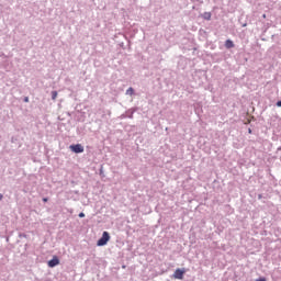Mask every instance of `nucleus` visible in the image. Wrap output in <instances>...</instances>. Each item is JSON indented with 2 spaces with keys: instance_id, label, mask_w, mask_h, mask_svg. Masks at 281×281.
Listing matches in <instances>:
<instances>
[{
  "instance_id": "nucleus-11",
  "label": "nucleus",
  "mask_w": 281,
  "mask_h": 281,
  "mask_svg": "<svg viewBox=\"0 0 281 281\" xmlns=\"http://www.w3.org/2000/svg\"><path fill=\"white\" fill-rule=\"evenodd\" d=\"M48 199L47 198H43V202L47 203Z\"/></svg>"
},
{
  "instance_id": "nucleus-15",
  "label": "nucleus",
  "mask_w": 281,
  "mask_h": 281,
  "mask_svg": "<svg viewBox=\"0 0 281 281\" xmlns=\"http://www.w3.org/2000/svg\"><path fill=\"white\" fill-rule=\"evenodd\" d=\"M248 133H251V130H250V128L248 130Z\"/></svg>"
},
{
  "instance_id": "nucleus-7",
  "label": "nucleus",
  "mask_w": 281,
  "mask_h": 281,
  "mask_svg": "<svg viewBox=\"0 0 281 281\" xmlns=\"http://www.w3.org/2000/svg\"><path fill=\"white\" fill-rule=\"evenodd\" d=\"M133 93H135V90H133V88H128V89L126 90V94H127V95H133Z\"/></svg>"
},
{
  "instance_id": "nucleus-3",
  "label": "nucleus",
  "mask_w": 281,
  "mask_h": 281,
  "mask_svg": "<svg viewBox=\"0 0 281 281\" xmlns=\"http://www.w3.org/2000/svg\"><path fill=\"white\" fill-rule=\"evenodd\" d=\"M70 150L76 154L85 153V147L80 144L70 145Z\"/></svg>"
},
{
  "instance_id": "nucleus-6",
  "label": "nucleus",
  "mask_w": 281,
  "mask_h": 281,
  "mask_svg": "<svg viewBox=\"0 0 281 281\" xmlns=\"http://www.w3.org/2000/svg\"><path fill=\"white\" fill-rule=\"evenodd\" d=\"M202 16H203V19H205V21H211L212 13L211 12H204Z\"/></svg>"
},
{
  "instance_id": "nucleus-12",
  "label": "nucleus",
  "mask_w": 281,
  "mask_h": 281,
  "mask_svg": "<svg viewBox=\"0 0 281 281\" xmlns=\"http://www.w3.org/2000/svg\"><path fill=\"white\" fill-rule=\"evenodd\" d=\"M277 106H281V101H278V102H277Z\"/></svg>"
},
{
  "instance_id": "nucleus-2",
  "label": "nucleus",
  "mask_w": 281,
  "mask_h": 281,
  "mask_svg": "<svg viewBox=\"0 0 281 281\" xmlns=\"http://www.w3.org/2000/svg\"><path fill=\"white\" fill-rule=\"evenodd\" d=\"M183 276H186V269H176L173 272L175 280H183Z\"/></svg>"
},
{
  "instance_id": "nucleus-1",
  "label": "nucleus",
  "mask_w": 281,
  "mask_h": 281,
  "mask_svg": "<svg viewBox=\"0 0 281 281\" xmlns=\"http://www.w3.org/2000/svg\"><path fill=\"white\" fill-rule=\"evenodd\" d=\"M109 240H111V235H109V232H103L102 237L98 240L97 245L98 247H104Z\"/></svg>"
},
{
  "instance_id": "nucleus-8",
  "label": "nucleus",
  "mask_w": 281,
  "mask_h": 281,
  "mask_svg": "<svg viewBox=\"0 0 281 281\" xmlns=\"http://www.w3.org/2000/svg\"><path fill=\"white\" fill-rule=\"evenodd\" d=\"M58 98V92L57 91H53L52 92V100H56Z\"/></svg>"
},
{
  "instance_id": "nucleus-4",
  "label": "nucleus",
  "mask_w": 281,
  "mask_h": 281,
  "mask_svg": "<svg viewBox=\"0 0 281 281\" xmlns=\"http://www.w3.org/2000/svg\"><path fill=\"white\" fill-rule=\"evenodd\" d=\"M58 265H60V259H58V257L56 256H54L53 259L48 261V267H50V269H54V267H58Z\"/></svg>"
},
{
  "instance_id": "nucleus-13",
  "label": "nucleus",
  "mask_w": 281,
  "mask_h": 281,
  "mask_svg": "<svg viewBox=\"0 0 281 281\" xmlns=\"http://www.w3.org/2000/svg\"><path fill=\"white\" fill-rule=\"evenodd\" d=\"M2 200H3V194L0 193V201H2Z\"/></svg>"
},
{
  "instance_id": "nucleus-14",
  "label": "nucleus",
  "mask_w": 281,
  "mask_h": 281,
  "mask_svg": "<svg viewBox=\"0 0 281 281\" xmlns=\"http://www.w3.org/2000/svg\"><path fill=\"white\" fill-rule=\"evenodd\" d=\"M262 19H267V14H263V15H262Z\"/></svg>"
},
{
  "instance_id": "nucleus-9",
  "label": "nucleus",
  "mask_w": 281,
  "mask_h": 281,
  "mask_svg": "<svg viewBox=\"0 0 281 281\" xmlns=\"http://www.w3.org/2000/svg\"><path fill=\"white\" fill-rule=\"evenodd\" d=\"M79 218H85V213H79Z\"/></svg>"
},
{
  "instance_id": "nucleus-5",
  "label": "nucleus",
  "mask_w": 281,
  "mask_h": 281,
  "mask_svg": "<svg viewBox=\"0 0 281 281\" xmlns=\"http://www.w3.org/2000/svg\"><path fill=\"white\" fill-rule=\"evenodd\" d=\"M234 47V42L232 40H227L225 42V48L226 49H232Z\"/></svg>"
},
{
  "instance_id": "nucleus-10",
  "label": "nucleus",
  "mask_w": 281,
  "mask_h": 281,
  "mask_svg": "<svg viewBox=\"0 0 281 281\" xmlns=\"http://www.w3.org/2000/svg\"><path fill=\"white\" fill-rule=\"evenodd\" d=\"M24 102H30V98H24Z\"/></svg>"
}]
</instances>
